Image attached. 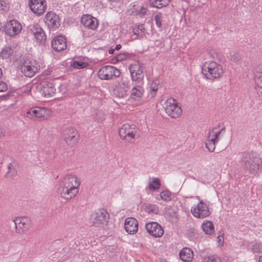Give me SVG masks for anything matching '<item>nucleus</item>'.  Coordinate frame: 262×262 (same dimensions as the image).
I'll return each instance as SVG.
<instances>
[{"instance_id": "obj_23", "label": "nucleus", "mask_w": 262, "mask_h": 262, "mask_svg": "<svg viewBox=\"0 0 262 262\" xmlns=\"http://www.w3.org/2000/svg\"><path fill=\"white\" fill-rule=\"evenodd\" d=\"M30 31L37 42L41 43L45 41L46 35L42 29L38 24L33 25L31 27Z\"/></svg>"}, {"instance_id": "obj_29", "label": "nucleus", "mask_w": 262, "mask_h": 262, "mask_svg": "<svg viewBox=\"0 0 262 262\" xmlns=\"http://www.w3.org/2000/svg\"><path fill=\"white\" fill-rule=\"evenodd\" d=\"M201 228L206 234L211 235L214 233V225L211 221L207 220L204 221L202 224Z\"/></svg>"}, {"instance_id": "obj_38", "label": "nucleus", "mask_w": 262, "mask_h": 262, "mask_svg": "<svg viewBox=\"0 0 262 262\" xmlns=\"http://www.w3.org/2000/svg\"><path fill=\"white\" fill-rule=\"evenodd\" d=\"M145 31V28L144 25L142 24L138 25L135 26L133 30V32L134 35L139 36L140 34L144 33Z\"/></svg>"}, {"instance_id": "obj_41", "label": "nucleus", "mask_w": 262, "mask_h": 262, "mask_svg": "<svg viewBox=\"0 0 262 262\" xmlns=\"http://www.w3.org/2000/svg\"><path fill=\"white\" fill-rule=\"evenodd\" d=\"M105 119L104 114L102 111H98L96 113L95 119L98 122H102Z\"/></svg>"}, {"instance_id": "obj_16", "label": "nucleus", "mask_w": 262, "mask_h": 262, "mask_svg": "<svg viewBox=\"0 0 262 262\" xmlns=\"http://www.w3.org/2000/svg\"><path fill=\"white\" fill-rule=\"evenodd\" d=\"M22 29L21 24L15 19H12L8 21L5 26L6 33L10 36H14L18 34Z\"/></svg>"}, {"instance_id": "obj_48", "label": "nucleus", "mask_w": 262, "mask_h": 262, "mask_svg": "<svg viewBox=\"0 0 262 262\" xmlns=\"http://www.w3.org/2000/svg\"><path fill=\"white\" fill-rule=\"evenodd\" d=\"M114 51H115V49H110V50L108 51V53H109V54H113V53H114Z\"/></svg>"}, {"instance_id": "obj_39", "label": "nucleus", "mask_w": 262, "mask_h": 262, "mask_svg": "<svg viewBox=\"0 0 262 262\" xmlns=\"http://www.w3.org/2000/svg\"><path fill=\"white\" fill-rule=\"evenodd\" d=\"M9 9V3L6 1H0V12L2 13L7 11Z\"/></svg>"}, {"instance_id": "obj_18", "label": "nucleus", "mask_w": 262, "mask_h": 262, "mask_svg": "<svg viewBox=\"0 0 262 262\" xmlns=\"http://www.w3.org/2000/svg\"><path fill=\"white\" fill-rule=\"evenodd\" d=\"M29 6L34 14L40 15L45 12L47 4L46 0H30Z\"/></svg>"}, {"instance_id": "obj_43", "label": "nucleus", "mask_w": 262, "mask_h": 262, "mask_svg": "<svg viewBox=\"0 0 262 262\" xmlns=\"http://www.w3.org/2000/svg\"><path fill=\"white\" fill-rule=\"evenodd\" d=\"M202 262H221V260L217 258L213 257H207L204 259Z\"/></svg>"}, {"instance_id": "obj_42", "label": "nucleus", "mask_w": 262, "mask_h": 262, "mask_svg": "<svg viewBox=\"0 0 262 262\" xmlns=\"http://www.w3.org/2000/svg\"><path fill=\"white\" fill-rule=\"evenodd\" d=\"M146 12L147 9L145 7H142L139 10L135 11V14L136 15L142 17L146 14Z\"/></svg>"}, {"instance_id": "obj_15", "label": "nucleus", "mask_w": 262, "mask_h": 262, "mask_svg": "<svg viewBox=\"0 0 262 262\" xmlns=\"http://www.w3.org/2000/svg\"><path fill=\"white\" fill-rule=\"evenodd\" d=\"M39 93L45 97H51L54 96L56 89L51 82L44 80L37 86Z\"/></svg>"}, {"instance_id": "obj_13", "label": "nucleus", "mask_w": 262, "mask_h": 262, "mask_svg": "<svg viewBox=\"0 0 262 262\" xmlns=\"http://www.w3.org/2000/svg\"><path fill=\"white\" fill-rule=\"evenodd\" d=\"M15 224L16 232L23 234L27 231L32 226L30 218L27 216H18L13 220Z\"/></svg>"}, {"instance_id": "obj_14", "label": "nucleus", "mask_w": 262, "mask_h": 262, "mask_svg": "<svg viewBox=\"0 0 262 262\" xmlns=\"http://www.w3.org/2000/svg\"><path fill=\"white\" fill-rule=\"evenodd\" d=\"M62 138L67 145L72 146L78 140V134L77 130L72 127L65 128L62 132Z\"/></svg>"}, {"instance_id": "obj_52", "label": "nucleus", "mask_w": 262, "mask_h": 262, "mask_svg": "<svg viewBox=\"0 0 262 262\" xmlns=\"http://www.w3.org/2000/svg\"><path fill=\"white\" fill-rule=\"evenodd\" d=\"M110 1H112V2H118L119 0H109Z\"/></svg>"}, {"instance_id": "obj_40", "label": "nucleus", "mask_w": 262, "mask_h": 262, "mask_svg": "<svg viewBox=\"0 0 262 262\" xmlns=\"http://www.w3.org/2000/svg\"><path fill=\"white\" fill-rule=\"evenodd\" d=\"M155 20L156 21V24L157 26L160 28L162 26V21H163V15L161 13H158L155 16Z\"/></svg>"}, {"instance_id": "obj_26", "label": "nucleus", "mask_w": 262, "mask_h": 262, "mask_svg": "<svg viewBox=\"0 0 262 262\" xmlns=\"http://www.w3.org/2000/svg\"><path fill=\"white\" fill-rule=\"evenodd\" d=\"M180 259L184 262H190L193 258V253L191 249L184 248L179 252Z\"/></svg>"}, {"instance_id": "obj_34", "label": "nucleus", "mask_w": 262, "mask_h": 262, "mask_svg": "<svg viewBox=\"0 0 262 262\" xmlns=\"http://www.w3.org/2000/svg\"><path fill=\"white\" fill-rule=\"evenodd\" d=\"M7 178H12L17 174V170L14 166V164L12 163L8 165V171L6 173Z\"/></svg>"}, {"instance_id": "obj_44", "label": "nucleus", "mask_w": 262, "mask_h": 262, "mask_svg": "<svg viewBox=\"0 0 262 262\" xmlns=\"http://www.w3.org/2000/svg\"><path fill=\"white\" fill-rule=\"evenodd\" d=\"M159 89V85L157 84L156 81L152 82L150 86V90L151 91L154 92V93L156 92Z\"/></svg>"}, {"instance_id": "obj_31", "label": "nucleus", "mask_w": 262, "mask_h": 262, "mask_svg": "<svg viewBox=\"0 0 262 262\" xmlns=\"http://www.w3.org/2000/svg\"><path fill=\"white\" fill-rule=\"evenodd\" d=\"M227 58L231 62L235 63H238L241 60V57L239 54L234 51L228 53Z\"/></svg>"}, {"instance_id": "obj_11", "label": "nucleus", "mask_w": 262, "mask_h": 262, "mask_svg": "<svg viewBox=\"0 0 262 262\" xmlns=\"http://www.w3.org/2000/svg\"><path fill=\"white\" fill-rule=\"evenodd\" d=\"M129 89V80L127 77H122L116 85L114 90V94L118 98H124L127 96Z\"/></svg>"}, {"instance_id": "obj_2", "label": "nucleus", "mask_w": 262, "mask_h": 262, "mask_svg": "<svg viewBox=\"0 0 262 262\" xmlns=\"http://www.w3.org/2000/svg\"><path fill=\"white\" fill-rule=\"evenodd\" d=\"M241 162L251 173L255 174L259 170H262V159L255 152H243Z\"/></svg>"}, {"instance_id": "obj_33", "label": "nucleus", "mask_w": 262, "mask_h": 262, "mask_svg": "<svg viewBox=\"0 0 262 262\" xmlns=\"http://www.w3.org/2000/svg\"><path fill=\"white\" fill-rule=\"evenodd\" d=\"M12 54V50L10 47H5L0 53V57L3 59L8 58Z\"/></svg>"}, {"instance_id": "obj_22", "label": "nucleus", "mask_w": 262, "mask_h": 262, "mask_svg": "<svg viewBox=\"0 0 262 262\" xmlns=\"http://www.w3.org/2000/svg\"><path fill=\"white\" fill-rule=\"evenodd\" d=\"M124 228L126 232L129 234H134L138 231V223L133 217H128L124 222Z\"/></svg>"}, {"instance_id": "obj_21", "label": "nucleus", "mask_w": 262, "mask_h": 262, "mask_svg": "<svg viewBox=\"0 0 262 262\" xmlns=\"http://www.w3.org/2000/svg\"><path fill=\"white\" fill-rule=\"evenodd\" d=\"M49 110L45 108H32L28 111L27 114L30 118H45L49 115Z\"/></svg>"}, {"instance_id": "obj_25", "label": "nucleus", "mask_w": 262, "mask_h": 262, "mask_svg": "<svg viewBox=\"0 0 262 262\" xmlns=\"http://www.w3.org/2000/svg\"><path fill=\"white\" fill-rule=\"evenodd\" d=\"M143 84H138L134 85L130 92V97L135 100H139L142 97L144 93Z\"/></svg>"}, {"instance_id": "obj_32", "label": "nucleus", "mask_w": 262, "mask_h": 262, "mask_svg": "<svg viewBox=\"0 0 262 262\" xmlns=\"http://www.w3.org/2000/svg\"><path fill=\"white\" fill-rule=\"evenodd\" d=\"M145 210L149 214H157L159 211V207L155 204H148L145 207Z\"/></svg>"}, {"instance_id": "obj_45", "label": "nucleus", "mask_w": 262, "mask_h": 262, "mask_svg": "<svg viewBox=\"0 0 262 262\" xmlns=\"http://www.w3.org/2000/svg\"><path fill=\"white\" fill-rule=\"evenodd\" d=\"M7 90V84L3 81H0V92H5Z\"/></svg>"}, {"instance_id": "obj_1", "label": "nucleus", "mask_w": 262, "mask_h": 262, "mask_svg": "<svg viewBox=\"0 0 262 262\" xmlns=\"http://www.w3.org/2000/svg\"><path fill=\"white\" fill-rule=\"evenodd\" d=\"M80 183L76 176L67 174L58 181L56 188V194L64 201H69L78 193Z\"/></svg>"}, {"instance_id": "obj_30", "label": "nucleus", "mask_w": 262, "mask_h": 262, "mask_svg": "<svg viewBox=\"0 0 262 262\" xmlns=\"http://www.w3.org/2000/svg\"><path fill=\"white\" fill-rule=\"evenodd\" d=\"M169 0H151L150 5L155 8H161L168 4Z\"/></svg>"}, {"instance_id": "obj_28", "label": "nucleus", "mask_w": 262, "mask_h": 262, "mask_svg": "<svg viewBox=\"0 0 262 262\" xmlns=\"http://www.w3.org/2000/svg\"><path fill=\"white\" fill-rule=\"evenodd\" d=\"M161 180L157 177H152L149 178L148 182V188L152 191L158 190L161 187Z\"/></svg>"}, {"instance_id": "obj_47", "label": "nucleus", "mask_w": 262, "mask_h": 262, "mask_svg": "<svg viewBox=\"0 0 262 262\" xmlns=\"http://www.w3.org/2000/svg\"><path fill=\"white\" fill-rule=\"evenodd\" d=\"M121 48V46L120 44H118L116 46L115 50H119Z\"/></svg>"}, {"instance_id": "obj_10", "label": "nucleus", "mask_w": 262, "mask_h": 262, "mask_svg": "<svg viewBox=\"0 0 262 262\" xmlns=\"http://www.w3.org/2000/svg\"><path fill=\"white\" fill-rule=\"evenodd\" d=\"M130 78L133 82L143 84L144 74L142 66L138 62L130 64L129 66Z\"/></svg>"}, {"instance_id": "obj_35", "label": "nucleus", "mask_w": 262, "mask_h": 262, "mask_svg": "<svg viewBox=\"0 0 262 262\" xmlns=\"http://www.w3.org/2000/svg\"><path fill=\"white\" fill-rule=\"evenodd\" d=\"M250 249L254 253H262V243H255L252 244L250 246Z\"/></svg>"}, {"instance_id": "obj_27", "label": "nucleus", "mask_w": 262, "mask_h": 262, "mask_svg": "<svg viewBox=\"0 0 262 262\" xmlns=\"http://www.w3.org/2000/svg\"><path fill=\"white\" fill-rule=\"evenodd\" d=\"M254 80L257 88L262 90V66L257 67L254 70Z\"/></svg>"}, {"instance_id": "obj_9", "label": "nucleus", "mask_w": 262, "mask_h": 262, "mask_svg": "<svg viewBox=\"0 0 262 262\" xmlns=\"http://www.w3.org/2000/svg\"><path fill=\"white\" fill-rule=\"evenodd\" d=\"M40 67V63L35 59L28 58L21 65V72L26 77H32L38 72Z\"/></svg>"}, {"instance_id": "obj_37", "label": "nucleus", "mask_w": 262, "mask_h": 262, "mask_svg": "<svg viewBox=\"0 0 262 262\" xmlns=\"http://www.w3.org/2000/svg\"><path fill=\"white\" fill-rule=\"evenodd\" d=\"M71 65L74 68L81 69L86 68L88 66V63L81 60H74Z\"/></svg>"}, {"instance_id": "obj_51", "label": "nucleus", "mask_w": 262, "mask_h": 262, "mask_svg": "<svg viewBox=\"0 0 262 262\" xmlns=\"http://www.w3.org/2000/svg\"><path fill=\"white\" fill-rule=\"evenodd\" d=\"M2 69L0 68V78L2 77Z\"/></svg>"}, {"instance_id": "obj_17", "label": "nucleus", "mask_w": 262, "mask_h": 262, "mask_svg": "<svg viewBox=\"0 0 262 262\" xmlns=\"http://www.w3.org/2000/svg\"><path fill=\"white\" fill-rule=\"evenodd\" d=\"M147 232L155 237H161L164 233V229L162 226L157 222H149L145 225Z\"/></svg>"}, {"instance_id": "obj_6", "label": "nucleus", "mask_w": 262, "mask_h": 262, "mask_svg": "<svg viewBox=\"0 0 262 262\" xmlns=\"http://www.w3.org/2000/svg\"><path fill=\"white\" fill-rule=\"evenodd\" d=\"M162 105L167 115L172 118H179L182 113L177 101L172 97L163 100Z\"/></svg>"}, {"instance_id": "obj_46", "label": "nucleus", "mask_w": 262, "mask_h": 262, "mask_svg": "<svg viewBox=\"0 0 262 262\" xmlns=\"http://www.w3.org/2000/svg\"><path fill=\"white\" fill-rule=\"evenodd\" d=\"M217 242L218 243L219 246H223L224 244V237L223 235H219L217 238Z\"/></svg>"}, {"instance_id": "obj_19", "label": "nucleus", "mask_w": 262, "mask_h": 262, "mask_svg": "<svg viewBox=\"0 0 262 262\" xmlns=\"http://www.w3.org/2000/svg\"><path fill=\"white\" fill-rule=\"evenodd\" d=\"M45 23L50 29L54 30L60 26L59 18L55 13L48 12L44 18Z\"/></svg>"}, {"instance_id": "obj_49", "label": "nucleus", "mask_w": 262, "mask_h": 262, "mask_svg": "<svg viewBox=\"0 0 262 262\" xmlns=\"http://www.w3.org/2000/svg\"><path fill=\"white\" fill-rule=\"evenodd\" d=\"M4 134H5V133H4V130H2L0 133V136H3V135H4Z\"/></svg>"}, {"instance_id": "obj_7", "label": "nucleus", "mask_w": 262, "mask_h": 262, "mask_svg": "<svg viewBox=\"0 0 262 262\" xmlns=\"http://www.w3.org/2000/svg\"><path fill=\"white\" fill-rule=\"evenodd\" d=\"M210 205V202L200 200L196 205L191 207L190 212L195 218L204 219L211 214Z\"/></svg>"}, {"instance_id": "obj_50", "label": "nucleus", "mask_w": 262, "mask_h": 262, "mask_svg": "<svg viewBox=\"0 0 262 262\" xmlns=\"http://www.w3.org/2000/svg\"><path fill=\"white\" fill-rule=\"evenodd\" d=\"M259 262H262V256L259 257Z\"/></svg>"}, {"instance_id": "obj_24", "label": "nucleus", "mask_w": 262, "mask_h": 262, "mask_svg": "<svg viewBox=\"0 0 262 262\" xmlns=\"http://www.w3.org/2000/svg\"><path fill=\"white\" fill-rule=\"evenodd\" d=\"M81 23L85 27L93 30L98 27L97 19L90 15H83L81 18Z\"/></svg>"}, {"instance_id": "obj_20", "label": "nucleus", "mask_w": 262, "mask_h": 262, "mask_svg": "<svg viewBox=\"0 0 262 262\" xmlns=\"http://www.w3.org/2000/svg\"><path fill=\"white\" fill-rule=\"evenodd\" d=\"M53 49L56 52H61L67 48V41L64 36L57 35L51 41Z\"/></svg>"}, {"instance_id": "obj_12", "label": "nucleus", "mask_w": 262, "mask_h": 262, "mask_svg": "<svg viewBox=\"0 0 262 262\" xmlns=\"http://www.w3.org/2000/svg\"><path fill=\"white\" fill-rule=\"evenodd\" d=\"M120 74V71L112 66H103L99 69L98 72L99 78L105 80H110L114 77H118Z\"/></svg>"}, {"instance_id": "obj_5", "label": "nucleus", "mask_w": 262, "mask_h": 262, "mask_svg": "<svg viewBox=\"0 0 262 262\" xmlns=\"http://www.w3.org/2000/svg\"><path fill=\"white\" fill-rule=\"evenodd\" d=\"M225 127L220 128L219 126H215L209 129L205 144L206 148L210 152H213L215 148V145L220 140V135L223 132H225Z\"/></svg>"}, {"instance_id": "obj_36", "label": "nucleus", "mask_w": 262, "mask_h": 262, "mask_svg": "<svg viewBox=\"0 0 262 262\" xmlns=\"http://www.w3.org/2000/svg\"><path fill=\"white\" fill-rule=\"evenodd\" d=\"M160 197L165 202L170 201L171 200V193L168 190H163L160 192Z\"/></svg>"}, {"instance_id": "obj_8", "label": "nucleus", "mask_w": 262, "mask_h": 262, "mask_svg": "<svg viewBox=\"0 0 262 262\" xmlns=\"http://www.w3.org/2000/svg\"><path fill=\"white\" fill-rule=\"evenodd\" d=\"M109 219L108 212L104 209H100L91 215V222L96 227L103 228L106 226Z\"/></svg>"}, {"instance_id": "obj_3", "label": "nucleus", "mask_w": 262, "mask_h": 262, "mask_svg": "<svg viewBox=\"0 0 262 262\" xmlns=\"http://www.w3.org/2000/svg\"><path fill=\"white\" fill-rule=\"evenodd\" d=\"M223 66L215 62L208 61L204 63L202 73L205 78L210 80L220 78L224 74Z\"/></svg>"}, {"instance_id": "obj_4", "label": "nucleus", "mask_w": 262, "mask_h": 262, "mask_svg": "<svg viewBox=\"0 0 262 262\" xmlns=\"http://www.w3.org/2000/svg\"><path fill=\"white\" fill-rule=\"evenodd\" d=\"M119 134L125 142L133 143L139 136V129L134 124L125 123L119 128Z\"/></svg>"}]
</instances>
